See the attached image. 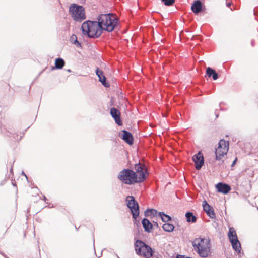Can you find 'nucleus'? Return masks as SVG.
<instances>
[{
  "instance_id": "9b49d317",
  "label": "nucleus",
  "mask_w": 258,
  "mask_h": 258,
  "mask_svg": "<svg viewBox=\"0 0 258 258\" xmlns=\"http://www.w3.org/2000/svg\"><path fill=\"white\" fill-rule=\"evenodd\" d=\"M122 139L128 145H132L134 143V138L132 134L126 130L122 131Z\"/></svg>"
},
{
  "instance_id": "b1692460",
  "label": "nucleus",
  "mask_w": 258,
  "mask_h": 258,
  "mask_svg": "<svg viewBox=\"0 0 258 258\" xmlns=\"http://www.w3.org/2000/svg\"><path fill=\"white\" fill-rule=\"evenodd\" d=\"M71 39L72 41L74 40L73 42V44H77V46L78 47H81V43L78 41L77 36L75 35H73L71 37Z\"/></svg>"
},
{
  "instance_id": "0eeeda50",
  "label": "nucleus",
  "mask_w": 258,
  "mask_h": 258,
  "mask_svg": "<svg viewBox=\"0 0 258 258\" xmlns=\"http://www.w3.org/2000/svg\"><path fill=\"white\" fill-rule=\"evenodd\" d=\"M125 201L127 207L131 211L133 218L136 219L139 215V206L138 202L132 196H127Z\"/></svg>"
},
{
  "instance_id": "f03ea898",
  "label": "nucleus",
  "mask_w": 258,
  "mask_h": 258,
  "mask_svg": "<svg viewBox=\"0 0 258 258\" xmlns=\"http://www.w3.org/2000/svg\"><path fill=\"white\" fill-rule=\"evenodd\" d=\"M135 170L136 172L129 169L121 170L118 175V178L124 184L128 185L143 182L146 179V174H148L146 166L140 163L136 164Z\"/></svg>"
},
{
  "instance_id": "7c9ffc66",
  "label": "nucleus",
  "mask_w": 258,
  "mask_h": 258,
  "mask_svg": "<svg viewBox=\"0 0 258 258\" xmlns=\"http://www.w3.org/2000/svg\"><path fill=\"white\" fill-rule=\"evenodd\" d=\"M22 174H23V175H25L27 177L26 175H25V174L24 173V172H22Z\"/></svg>"
},
{
  "instance_id": "473e14b6",
  "label": "nucleus",
  "mask_w": 258,
  "mask_h": 258,
  "mask_svg": "<svg viewBox=\"0 0 258 258\" xmlns=\"http://www.w3.org/2000/svg\"><path fill=\"white\" fill-rule=\"evenodd\" d=\"M68 72H71V70H70V69H69V70H68Z\"/></svg>"
},
{
  "instance_id": "412c9836",
  "label": "nucleus",
  "mask_w": 258,
  "mask_h": 258,
  "mask_svg": "<svg viewBox=\"0 0 258 258\" xmlns=\"http://www.w3.org/2000/svg\"><path fill=\"white\" fill-rule=\"evenodd\" d=\"M185 216L186 217L187 221L188 222H195L196 221L197 217L192 212H187L185 214Z\"/></svg>"
},
{
  "instance_id": "f8f14e48",
  "label": "nucleus",
  "mask_w": 258,
  "mask_h": 258,
  "mask_svg": "<svg viewBox=\"0 0 258 258\" xmlns=\"http://www.w3.org/2000/svg\"><path fill=\"white\" fill-rule=\"evenodd\" d=\"M216 188L217 189V191L219 192H221L224 194H228L231 190V187L229 185L221 182L218 183L216 185Z\"/></svg>"
},
{
  "instance_id": "ddd939ff",
  "label": "nucleus",
  "mask_w": 258,
  "mask_h": 258,
  "mask_svg": "<svg viewBox=\"0 0 258 258\" xmlns=\"http://www.w3.org/2000/svg\"><path fill=\"white\" fill-rule=\"evenodd\" d=\"M96 74L99 78V80L101 82L102 85H103L105 87H109V84L106 82V77L103 75V72L102 70H99L98 68H97L96 70Z\"/></svg>"
},
{
  "instance_id": "20e7f679",
  "label": "nucleus",
  "mask_w": 258,
  "mask_h": 258,
  "mask_svg": "<svg viewBox=\"0 0 258 258\" xmlns=\"http://www.w3.org/2000/svg\"><path fill=\"white\" fill-rule=\"evenodd\" d=\"M136 253L146 258H150L153 255V250L149 245L143 241L137 240L134 244Z\"/></svg>"
},
{
  "instance_id": "dca6fc26",
  "label": "nucleus",
  "mask_w": 258,
  "mask_h": 258,
  "mask_svg": "<svg viewBox=\"0 0 258 258\" xmlns=\"http://www.w3.org/2000/svg\"><path fill=\"white\" fill-rule=\"evenodd\" d=\"M206 74L209 77H212L213 80H216L218 78L217 73L212 68L208 67L206 69Z\"/></svg>"
},
{
  "instance_id": "423d86ee",
  "label": "nucleus",
  "mask_w": 258,
  "mask_h": 258,
  "mask_svg": "<svg viewBox=\"0 0 258 258\" xmlns=\"http://www.w3.org/2000/svg\"><path fill=\"white\" fill-rule=\"evenodd\" d=\"M229 143L225 140H220L218 143V146L215 150L216 159L220 160L228 151Z\"/></svg>"
},
{
  "instance_id": "a878e982",
  "label": "nucleus",
  "mask_w": 258,
  "mask_h": 258,
  "mask_svg": "<svg viewBox=\"0 0 258 258\" xmlns=\"http://www.w3.org/2000/svg\"><path fill=\"white\" fill-rule=\"evenodd\" d=\"M2 132L8 136H10V134H13V131L12 129L7 130L6 128H4Z\"/></svg>"
},
{
  "instance_id": "393cba45",
  "label": "nucleus",
  "mask_w": 258,
  "mask_h": 258,
  "mask_svg": "<svg viewBox=\"0 0 258 258\" xmlns=\"http://www.w3.org/2000/svg\"><path fill=\"white\" fill-rule=\"evenodd\" d=\"M162 1L165 5L168 6L172 5L175 2V0H162Z\"/></svg>"
},
{
  "instance_id": "9d476101",
  "label": "nucleus",
  "mask_w": 258,
  "mask_h": 258,
  "mask_svg": "<svg viewBox=\"0 0 258 258\" xmlns=\"http://www.w3.org/2000/svg\"><path fill=\"white\" fill-rule=\"evenodd\" d=\"M110 114L114 119L115 123L118 125H121L122 123L120 119V113L118 110L114 107L111 108Z\"/></svg>"
},
{
  "instance_id": "2f4dec72",
  "label": "nucleus",
  "mask_w": 258,
  "mask_h": 258,
  "mask_svg": "<svg viewBox=\"0 0 258 258\" xmlns=\"http://www.w3.org/2000/svg\"><path fill=\"white\" fill-rule=\"evenodd\" d=\"M155 224H156L157 225V226H158V223L157 222H155Z\"/></svg>"
},
{
  "instance_id": "f3484780",
  "label": "nucleus",
  "mask_w": 258,
  "mask_h": 258,
  "mask_svg": "<svg viewBox=\"0 0 258 258\" xmlns=\"http://www.w3.org/2000/svg\"><path fill=\"white\" fill-rule=\"evenodd\" d=\"M230 242L231 243L233 249H234L236 252L240 253L241 250V244L238 239H235L234 241L232 240V242Z\"/></svg>"
},
{
  "instance_id": "c85d7f7f",
  "label": "nucleus",
  "mask_w": 258,
  "mask_h": 258,
  "mask_svg": "<svg viewBox=\"0 0 258 258\" xmlns=\"http://www.w3.org/2000/svg\"><path fill=\"white\" fill-rule=\"evenodd\" d=\"M231 3H230V2H227L226 3V6L227 7H230V6H231Z\"/></svg>"
},
{
  "instance_id": "4468645a",
  "label": "nucleus",
  "mask_w": 258,
  "mask_h": 258,
  "mask_svg": "<svg viewBox=\"0 0 258 258\" xmlns=\"http://www.w3.org/2000/svg\"><path fill=\"white\" fill-rule=\"evenodd\" d=\"M191 10L195 14H198L200 12L202 9V4L200 0H196L194 1L191 6Z\"/></svg>"
},
{
  "instance_id": "6e6552de",
  "label": "nucleus",
  "mask_w": 258,
  "mask_h": 258,
  "mask_svg": "<svg viewBox=\"0 0 258 258\" xmlns=\"http://www.w3.org/2000/svg\"><path fill=\"white\" fill-rule=\"evenodd\" d=\"M192 160L195 163V168L197 170H200L204 165V157L200 152L192 157Z\"/></svg>"
},
{
  "instance_id": "7ed1b4c3",
  "label": "nucleus",
  "mask_w": 258,
  "mask_h": 258,
  "mask_svg": "<svg viewBox=\"0 0 258 258\" xmlns=\"http://www.w3.org/2000/svg\"><path fill=\"white\" fill-rule=\"evenodd\" d=\"M194 249L202 257H207L211 254V244L209 239L197 238L192 242Z\"/></svg>"
},
{
  "instance_id": "a211bd4d",
  "label": "nucleus",
  "mask_w": 258,
  "mask_h": 258,
  "mask_svg": "<svg viewBox=\"0 0 258 258\" xmlns=\"http://www.w3.org/2000/svg\"><path fill=\"white\" fill-rule=\"evenodd\" d=\"M228 236L230 242H232V240L234 241L235 239H238L236 231L232 227L229 228Z\"/></svg>"
},
{
  "instance_id": "39448f33",
  "label": "nucleus",
  "mask_w": 258,
  "mask_h": 258,
  "mask_svg": "<svg viewBox=\"0 0 258 258\" xmlns=\"http://www.w3.org/2000/svg\"><path fill=\"white\" fill-rule=\"evenodd\" d=\"M69 11L72 18L77 22H81L86 19L85 10L82 6L76 4H71Z\"/></svg>"
},
{
  "instance_id": "1a4fd4ad",
  "label": "nucleus",
  "mask_w": 258,
  "mask_h": 258,
  "mask_svg": "<svg viewBox=\"0 0 258 258\" xmlns=\"http://www.w3.org/2000/svg\"><path fill=\"white\" fill-rule=\"evenodd\" d=\"M203 210L206 214L211 218H215L216 217L215 213L214 212L212 206L208 204L206 201H204L202 204Z\"/></svg>"
},
{
  "instance_id": "f257e3e1",
  "label": "nucleus",
  "mask_w": 258,
  "mask_h": 258,
  "mask_svg": "<svg viewBox=\"0 0 258 258\" xmlns=\"http://www.w3.org/2000/svg\"><path fill=\"white\" fill-rule=\"evenodd\" d=\"M98 21L87 20L84 22L81 26L82 33L91 38H97L103 30L112 32L117 24V17L112 14H100Z\"/></svg>"
},
{
  "instance_id": "6ab92c4d",
  "label": "nucleus",
  "mask_w": 258,
  "mask_h": 258,
  "mask_svg": "<svg viewBox=\"0 0 258 258\" xmlns=\"http://www.w3.org/2000/svg\"><path fill=\"white\" fill-rule=\"evenodd\" d=\"M65 64L64 60L61 58H58L55 60V67L57 69H62Z\"/></svg>"
},
{
  "instance_id": "4be33fe9",
  "label": "nucleus",
  "mask_w": 258,
  "mask_h": 258,
  "mask_svg": "<svg viewBox=\"0 0 258 258\" xmlns=\"http://www.w3.org/2000/svg\"><path fill=\"white\" fill-rule=\"evenodd\" d=\"M162 228L165 231L171 232L174 230V226L170 223H165L162 225Z\"/></svg>"
},
{
  "instance_id": "2eb2a0df",
  "label": "nucleus",
  "mask_w": 258,
  "mask_h": 258,
  "mask_svg": "<svg viewBox=\"0 0 258 258\" xmlns=\"http://www.w3.org/2000/svg\"><path fill=\"white\" fill-rule=\"evenodd\" d=\"M143 227L146 232H150L152 229L153 225L147 218H144L142 221Z\"/></svg>"
},
{
  "instance_id": "5701e85b",
  "label": "nucleus",
  "mask_w": 258,
  "mask_h": 258,
  "mask_svg": "<svg viewBox=\"0 0 258 258\" xmlns=\"http://www.w3.org/2000/svg\"><path fill=\"white\" fill-rule=\"evenodd\" d=\"M159 216L161 217L162 221L163 222H168L170 220H171V218L169 215L165 214L163 212H159Z\"/></svg>"
},
{
  "instance_id": "bb28decb",
  "label": "nucleus",
  "mask_w": 258,
  "mask_h": 258,
  "mask_svg": "<svg viewBox=\"0 0 258 258\" xmlns=\"http://www.w3.org/2000/svg\"><path fill=\"white\" fill-rule=\"evenodd\" d=\"M176 258H192L190 257L185 256V255L177 254L176 256Z\"/></svg>"
},
{
  "instance_id": "c756f323",
  "label": "nucleus",
  "mask_w": 258,
  "mask_h": 258,
  "mask_svg": "<svg viewBox=\"0 0 258 258\" xmlns=\"http://www.w3.org/2000/svg\"><path fill=\"white\" fill-rule=\"evenodd\" d=\"M216 117V118L218 117V114H217L216 113H215Z\"/></svg>"
},
{
  "instance_id": "aec40b11",
  "label": "nucleus",
  "mask_w": 258,
  "mask_h": 258,
  "mask_svg": "<svg viewBox=\"0 0 258 258\" xmlns=\"http://www.w3.org/2000/svg\"><path fill=\"white\" fill-rule=\"evenodd\" d=\"M157 214V211L154 209H147L144 212V215L146 217L155 216Z\"/></svg>"
},
{
  "instance_id": "72a5a7b5",
  "label": "nucleus",
  "mask_w": 258,
  "mask_h": 258,
  "mask_svg": "<svg viewBox=\"0 0 258 258\" xmlns=\"http://www.w3.org/2000/svg\"><path fill=\"white\" fill-rule=\"evenodd\" d=\"M117 257H118V258H119V256H117Z\"/></svg>"
},
{
  "instance_id": "cd10ccee",
  "label": "nucleus",
  "mask_w": 258,
  "mask_h": 258,
  "mask_svg": "<svg viewBox=\"0 0 258 258\" xmlns=\"http://www.w3.org/2000/svg\"><path fill=\"white\" fill-rule=\"evenodd\" d=\"M236 161H237V158H236L235 159V160L233 161V163H232V164L231 165L232 167H233L235 164V163H236Z\"/></svg>"
}]
</instances>
